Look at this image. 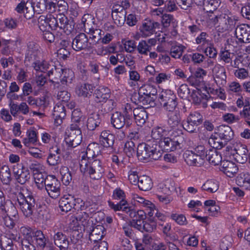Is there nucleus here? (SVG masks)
I'll list each match as a JSON object with an SVG mask.
<instances>
[{"label":"nucleus","instance_id":"1","mask_svg":"<svg viewBox=\"0 0 250 250\" xmlns=\"http://www.w3.org/2000/svg\"><path fill=\"white\" fill-rule=\"evenodd\" d=\"M137 155L141 161L157 160L162 157V152L156 142L147 140L146 143L138 144Z\"/></svg>","mask_w":250,"mask_h":250},{"label":"nucleus","instance_id":"2","mask_svg":"<svg viewBox=\"0 0 250 250\" xmlns=\"http://www.w3.org/2000/svg\"><path fill=\"white\" fill-rule=\"evenodd\" d=\"M80 168L82 173L88 174L94 180L101 179L104 172L102 162L99 159L89 161L83 157L80 162Z\"/></svg>","mask_w":250,"mask_h":250},{"label":"nucleus","instance_id":"3","mask_svg":"<svg viewBox=\"0 0 250 250\" xmlns=\"http://www.w3.org/2000/svg\"><path fill=\"white\" fill-rule=\"evenodd\" d=\"M18 207L26 217L32 216L37 207V203L32 193L25 196L20 192L17 196Z\"/></svg>","mask_w":250,"mask_h":250},{"label":"nucleus","instance_id":"4","mask_svg":"<svg viewBox=\"0 0 250 250\" xmlns=\"http://www.w3.org/2000/svg\"><path fill=\"white\" fill-rule=\"evenodd\" d=\"M65 134V141L68 147L74 148L81 143L82 131L78 124H71L66 129Z\"/></svg>","mask_w":250,"mask_h":250},{"label":"nucleus","instance_id":"5","mask_svg":"<svg viewBox=\"0 0 250 250\" xmlns=\"http://www.w3.org/2000/svg\"><path fill=\"white\" fill-rule=\"evenodd\" d=\"M159 101L165 110L172 112L177 105L176 95L170 90L162 91L159 96Z\"/></svg>","mask_w":250,"mask_h":250},{"label":"nucleus","instance_id":"6","mask_svg":"<svg viewBox=\"0 0 250 250\" xmlns=\"http://www.w3.org/2000/svg\"><path fill=\"white\" fill-rule=\"evenodd\" d=\"M238 21L236 16L231 15L223 14L221 15L219 19V24L218 25V30L220 32L231 31L236 28Z\"/></svg>","mask_w":250,"mask_h":250},{"label":"nucleus","instance_id":"7","mask_svg":"<svg viewBox=\"0 0 250 250\" xmlns=\"http://www.w3.org/2000/svg\"><path fill=\"white\" fill-rule=\"evenodd\" d=\"M12 171L15 180L21 185H23L29 181L30 178L29 170L22 164H14Z\"/></svg>","mask_w":250,"mask_h":250},{"label":"nucleus","instance_id":"8","mask_svg":"<svg viewBox=\"0 0 250 250\" xmlns=\"http://www.w3.org/2000/svg\"><path fill=\"white\" fill-rule=\"evenodd\" d=\"M91 43L84 33H80L73 39L72 42V48L77 51L83 50H89L91 48Z\"/></svg>","mask_w":250,"mask_h":250},{"label":"nucleus","instance_id":"9","mask_svg":"<svg viewBox=\"0 0 250 250\" xmlns=\"http://www.w3.org/2000/svg\"><path fill=\"white\" fill-rule=\"evenodd\" d=\"M158 146L160 149L168 152L173 151L176 149L182 148L181 140H174L171 137H164L163 139L160 140Z\"/></svg>","mask_w":250,"mask_h":250},{"label":"nucleus","instance_id":"10","mask_svg":"<svg viewBox=\"0 0 250 250\" xmlns=\"http://www.w3.org/2000/svg\"><path fill=\"white\" fill-rule=\"evenodd\" d=\"M57 18L60 22V32L59 34H60V38L61 39L62 38L61 36L64 35V33L68 35L73 31L75 23L73 19H68L63 14L58 15Z\"/></svg>","mask_w":250,"mask_h":250},{"label":"nucleus","instance_id":"11","mask_svg":"<svg viewBox=\"0 0 250 250\" xmlns=\"http://www.w3.org/2000/svg\"><path fill=\"white\" fill-rule=\"evenodd\" d=\"M126 11L124 6L114 4L112 8V18L118 26L123 25L126 20Z\"/></svg>","mask_w":250,"mask_h":250},{"label":"nucleus","instance_id":"12","mask_svg":"<svg viewBox=\"0 0 250 250\" xmlns=\"http://www.w3.org/2000/svg\"><path fill=\"white\" fill-rule=\"evenodd\" d=\"M49 196L56 199L61 195V183L55 177H50V179L47 180L46 184L44 186Z\"/></svg>","mask_w":250,"mask_h":250},{"label":"nucleus","instance_id":"13","mask_svg":"<svg viewBox=\"0 0 250 250\" xmlns=\"http://www.w3.org/2000/svg\"><path fill=\"white\" fill-rule=\"evenodd\" d=\"M160 26V23L154 20L146 19L143 21L139 30L142 36L146 37L153 34L155 29L159 28Z\"/></svg>","mask_w":250,"mask_h":250},{"label":"nucleus","instance_id":"14","mask_svg":"<svg viewBox=\"0 0 250 250\" xmlns=\"http://www.w3.org/2000/svg\"><path fill=\"white\" fill-rule=\"evenodd\" d=\"M120 112L116 111L111 117V124L116 129H121L124 126L129 127L132 124V121L126 120Z\"/></svg>","mask_w":250,"mask_h":250},{"label":"nucleus","instance_id":"15","mask_svg":"<svg viewBox=\"0 0 250 250\" xmlns=\"http://www.w3.org/2000/svg\"><path fill=\"white\" fill-rule=\"evenodd\" d=\"M6 215L3 217L5 226L9 229H13L19 220L18 211L14 206L8 211L4 212Z\"/></svg>","mask_w":250,"mask_h":250},{"label":"nucleus","instance_id":"16","mask_svg":"<svg viewBox=\"0 0 250 250\" xmlns=\"http://www.w3.org/2000/svg\"><path fill=\"white\" fill-rule=\"evenodd\" d=\"M231 153L233 154V159L240 164L245 163L250 157L249 150L246 146L242 145L238 149H233Z\"/></svg>","mask_w":250,"mask_h":250},{"label":"nucleus","instance_id":"17","mask_svg":"<svg viewBox=\"0 0 250 250\" xmlns=\"http://www.w3.org/2000/svg\"><path fill=\"white\" fill-rule=\"evenodd\" d=\"M193 2L207 12L216 10L220 3V0H193Z\"/></svg>","mask_w":250,"mask_h":250},{"label":"nucleus","instance_id":"18","mask_svg":"<svg viewBox=\"0 0 250 250\" xmlns=\"http://www.w3.org/2000/svg\"><path fill=\"white\" fill-rule=\"evenodd\" d=\"M213 73L215 82L219 87L223 86L226 84L227 76L223 66H215L213 69Z\"/></svg>","mask_w":250,"mask_h":250},{"label":"nucleus","instance_id":"19","mask_svg":"<svg viewBox=\"0 0 250 250\" xmlns=\"http://www.w3.org/2000/svg\"><path fill=\"white\" fill-rule=\"evenodd\" d=\"M41 54L39 46L34 42H29L27 44V50L25 56V62H32L38 59Z\"/></svg>","mask_w":250,"mask_h":250},{"label":"nucleus","instance_id":"20","mask_svg":"<svg viewBox=\"0 0 250 250\" xmlns=\"http://www.w3.org/2000/svg\"><path fill=\"white\" fill-rule=\"evenodd\" d=\"M220 170L228 177H233L238 171L237 166L230 160H224L220 164Z\"/></svg>","mask_w":250,"mask_h":250},{"label":"nucleus","instance_id":"21","mask_svg":"<svg viewBox=\"0 0 250 250\" xmlns=\"http://www.w3.org/2000/svg\"><path fill=\"white\" fill-rule=\"evenodd\" d=\"M93 96L97 103L105 102L110 97V90L106 87L100 86L95 90Z\"/></svg>","mask_w":250,"mask_h":250},{"label":"nucleus","instance_id":"22","mask_svg":"<svg viewBox=\"0 0 250 250\" xmlns=\"http://www.w3.org/2000/svg\"><path fill=\"white\" fill-rule=\"evenodd\" d=\"M181 118L179 111H172L167 114V124L171 129L181 127Z\"/></svg>","mask_w":250,"mask_h":250},{"label":"nucleus","instance_id":"23","mask_svg":"<svg viewBox=\"0 0 250 250\" xmlns=\"http://www.w3.org/2000/svg\"><path fill=\"white\" fill-rule=\"evenodd\" d=\"M183 157L187 164L189 166L199 167L203 163L202 158L192 151H185Z\"/></svg>","mask_w":250,"mask_h":250},{"label":"nucleus","instance_id":"24","mask_svg":"<svg viewBox=\"0 0 250 250\" xmlns=\"http://www.w3.org/2000/svg\"><path fill=\"white\" fill-rule=\"evenodd\" d=\"M53 116L55 123L60 125L62 123V120L66 116L65 106L63 104H57L54 107Z\"/></svg>","mask_w":250,"mask_h":250},{"label":"nucleus","instance_id":"25","mask_svg":"<svg viewBox=\"0 0 250 250\" xmlns=\"http://www.w3.org/2000/svg\"><path fill=\"white\" fill-rule=\"evenodd\" d=\"M250 26L248 24H243L238 25V24L236 27L235 30V34L237 37L240 36L239 40L244 43H249V35L247 29H249Z\"/></svg>","mask_w":250,"mask_h":250},{"label":"nucleus","instance_id":"26","mask_svg":"<svg viewBox=\"0 0 250 250\" xmlns=\"http://www.w3.org/2000/svg\"><path fill=\"white\" fill-rule=\"evenodd\" d=\"M54 242L56 246L61 250H67L69 246V241L67 236L62 232H57L55 233Z\"/></svg>","mask_w":250,"mask_h":250},{"label":"nucleus","instance_id":"27","mask_svg":"<svg viewBox=\"0 0 250 250\" xmlns=\"http://www.w3.org/2000/svg\"><path fill=\"white\" fill-rule=\"evenodd\" d=\"M99 140L104 147H112L114 143L115 136L109 130H104L101 133Z\"/></svg>","mask_w":250,"mask_h":250},{"label":"nucleus","instance_id":"28","mask_svg":"<svg viewBox=\"0 0 250 250\" xmlns=\"http://www.w3.org/2000/svg\"><path fill=\"white\" fill-rule=\"evenodd\" d=\"M205 159L214 166L221 164L223 161L221 154L214 148H210L206 151Z\"/></svg>","mask_w":250,"mask_h":250},{"label":"nucleus","instance_id":"29","mask_svg":"<svg viewBox=\"0 0 250 250\" xmlns=\"http://www.w3.org/2000/svg\"><path fill=\"white\" fill-rule=\"evenodd\" d=\"M133 113L137 125L140 126L144 125L148 118L146 110L143 107L136 108L133 109Z\"/></svg>","mask_w":250,"mask_h":250},{"label":"nucleus","instance_id":"30","mask_svg":"<svg viewBox=\"0 0 250 250\" xmlns=\"http://www.w3.org/2000/svg\"><path fill=\"white\" fill-rule=\"evenodd\" d=\"M75 199L69 195L68 197L61 198L59 201V208L62 211L67 212L74 209Z\"/></svg>","mask_w":250,"mask_h":250},{"label":"nucleus","instance_id":"31","mask_svg":"<svg viewBox=\"0 0 250 250\" xmlns=\"http://www.w3.org/2000/svg\"><path fill=\"white\" fill-rule=\"evenodd\" d=\"M134 98L136 100L134 102L135 103L148 106L147 107L153 106L155 104L153 97L141 94L140 93V91H139L137 94H135Z\"/></svg>","mask_w":250,"mask_h":250},{"label":"nucleus","instance_id":"32","mask_svg":"<svg viewBox=\"0 0 250 250\" xmlns=\"http://www.w3.org/2000/svg\"><path fill=\"white\" fill-rule=\"evenodd\" d=\"M167 130L165 127H161L157 126L153 127L151 130V139L148 140L150 141H154L157 142V145H158L160 140L163 139V136L167 132Z\"/></svg>","mask_w":250,"mask_h":250},{"label":"nucleus","instance_id":"33","mask_svg":"<svg viewBox=\"0 0 250 250\" xmlns=\"http://www.w3.org/2000/svg\"><path fill=\"white\" fill-rule=\"evenodd\" d=\"M94 86L90 84L83 83L77 86L76 93L79 97H89L91 96Z\"/></svg>","mask_w":250,"mask_h":250},{"label":"nucleus","instance_id":"34","mask_svg":"<svg viewBox=\"0 0 250 250\" xmlns=\"http://www.w3.org/2000/svg\"><path fill=\"white\" fill-rule=\"evenodd\" d=\"M218 134L221 139L226 141L231 140L234 136L232 129L229 125H220L218 128Z\"/></svg>","mask_w":250,"mask_h":250},{"label":"nucleus","instance_id":"35","mask_svg":"<svg viewBox=\"0 0 250 250\" xmlns=\"http://www.w3.org/2000/svg\"><path fill=\"white\" fill-rule=\"evenodd\" d=\"M101 148L99 145L96 143L90 144L87 147L86 155L87 158H94L101 155Z\"/></svg>","mask_w":250,"mask_h":250},{"label":"nucleus","instance_id":"36","mask_svg":"<svg viewBox=\"0 0 250 250\" xmlns=\"http://www.w3.org/2000/svg\"><path fill=\"white\" fill-rule=\"evenodd\" d=\"M101 123L100 115L98 114H91L87 120V128L88 130L93 131L98 127Z\"/></svg>","mask_w":250,"mask_h":250},{"label":"nucleus","instance_id":"37","mask_svg":"<svg viewBox=\"0 0 250 250\" xmlns=\"http://www.w3.org/2000/svg\"><path fill=\"white\" fill-rule=\"evenodd\" d=\"M138 185L140 189L143 191L149 190L152 187L151 179L146 175L140 176V180H139Z\"/></svg>","mask_w":250,"mask_h":250},{"label":"nucleus","instance_id":"38","mask_svg":"<svg viewBox=\"0 0 250 250\" xmlns=\"http://www.w3.org/2000/svg\"><path fill=\"white\" fill-rule=\"evenodd\" d=\"M62 74L61 75V83L62 84L67 85L71 83L74 78V74L73 71L69 69H61Z\"/></svg>","mask_w":250,"mask_h":250},{"label":"nucleus","instance_id":"39","mask_svg":"<svg viewBox=\"0 0 250 250\" xmlns=\"http://www.w3.org/2000/svg\"><path fill=\"white\" fill-rule=\"evenodd\" d=\"M50 176L48 177L45 174L40 172L35 174L34 178L38 188L42 189L46 184L47 180L50 179Z\"/></svg>","mask_w":250,"mask_h":250},{"label":"nucleus","instance_id":"40","mask_svg":"<svg viewBox=\"0 0 250 250\" xmlns=\"http://www.w3.org/2000/svg\"><path fill=\"white\" fill-rule=\"evenodd\" d=\"M60 174L63 183L66 186L68 185L72 180L74 172L70 171L66 167H62L60 168Z\"/></svg>","mask_w":250,"mask_h":250},{"label":"nucleus","instance_id":"41","mask_svg":"<svg viewBox=\"0 0 250 250\" xmlns=\"http://www.w3.org/2000/svg\"><path fill=\"white\" fill-rule=\"evenodd\" d=\"M4 24L5 28H6L9 29H16L18 24V21L14 18L12 17H8L3 21H0V30L3 31V25Z\"/></svg>","mask_w":250,"mask_h":250},{"label":"nucleus","instance_id":"42","mask_svg":"<svg viewBox=\"0 0 250 250\" xmlns=\"http://www.w3.org/2000/svg\"><path fill=\"white\" fill-rule=\"evenodd\" d=\"M237 182L240 186L249 189L250 188V175L248 172L241 173L237 178Z\"/></svg>","mask_w":250,"mask_h":250},{"label":"nucleus","instance_id":"43","mask_svg":"<svg viewBox=\"0 0 250 250\" xmlns=\"http://www.w3.org/2000/svg\"><path fill=\"white\" fill-rule=\"evenodd\" d=\"M84 117L79 108H76L72 112V120L73 124H78L79 126L84 124Z\"/></svg>","mask_w":250,"mask_h":250},{"label":"nucleus","instance_id":"44","mask_svg":"<svg viewBox=\"0 0 250 250\" xmlns=\"http://www.w3.org/2000/svg\"><path fill=\"white\" fill-rule=\"evenodd\" d=\"M173 182H167L166 184H160L158 186V191L165 195H169L175 190Z\"/></svg>","mask_w":250,"mask_h":250},{"label":"nucleus","instance_id":"45","mask_svg":"<svg viewBox=\"0 0 250 250\" xmlns=\"http://www.w3.org/2000/svg\"><path fill=\"white\" fill-rule=\"evenodd\" d=\"M173 16L170 14H164L162 17V24L164 27L167 28L171 24L173 28L177 26V22Z\"/></svg>","mask_w":250,"mask_h":250},{"label":"nucleus","instance_id":"46","mask_svg":"<svg viewBox=\"0 0 250 250\" xmlns=\"http://www.w3.org/2000/svg\"><path fill=\"white\" fill-rule=\"evenodd\" d=\"M140 93L146 95L148 96H155L157 93V89L155 86L151 84H145L139 89Z\"/></svg>","mask_w":250,"mask_h":250},{"label":"nucleus","instance_id":"47","mask_svg":"<svg viewBox=\"0 0 250 250\" xmlns=\"http://www.w3.org/2000/svg\"><path fill=\"white\" fill-rule=\"evenodd\" d=\"M203 190H206L210 193L216 192L219 188V186L216 181L213 180H207L202 187Z\"/></svg>","mask_w":250,"mask_h":250},{"label":"nucleus","instance_id":"48","mask_svg":"<svg viewBox=\"0 0 250 250\" xmlns=\"http://www.w3.org/2000/svg\"><path fill=\"white\" fill-rule=\"evenodd\" d=\"M156 222L153 219H148L144 221L143 233L152 232L156 229Z\"/></svg>","mask_w":250,"mask_h":250},{"label":"nucleus","instance_id":"49","mask_svg":"<svg viewBox=\"0 0 250 250\" xmlns=\"http://www.w3.org/2000/svg\"><path fill=\"white\" fill-rule=\"evenodd\" d=\"M0 178L3 184L8 185L12 180L10 169L8 167H3L0 171Z\"/></svg>","mask_w":250,"mask_h":250},{"label":"nucleus","instance_id":"50","mask_svg":"<svg viewBox=\"0 0 250 250\" xmlns=\"http://www.w3.org/2000/svg\"><path fill=\"white\" fill-rule=\"evenodd\" d=\"M34 240L37 245L41 248H44L46 245V239L42 232L41 230H37L34 233Z\"/></svg>","mask_w":250,"mask_h":250},{"label":"nucleus","instance_id":"51","mask_svg":"<svg viewBox=\"0 0 250 250\" xmlns=\"http://www.w3.org/2000/svg\"><path fill=\"white\" fill-rule=\"evenodd\" d=\"M42 32V38L46 41L50 43L54 42L55 40H56V42H59V37H60V34H59L60 32L57 31L56 36H55L53 33H52L48 30H45Z\"/></svg>","mask_w":250,"mask_h":250},{"label":"nucleus","instance_id":"52","mask_svg":"<svg viewBox=\"0 0 250 250\" xmlns=\"http://www.w3.org/2000/svg\"><path fill=\"white\" fill-rule=\"evenodd\" d=\"M33 241L32 237L22 238L21 240V246L22 250H37L35 246L32 243Z\"/></svg>","mask_w":250,"mask_h":250},{"label":"nucleus","instance_id":"53","mask_svg":"<svg viewBox=\"0 0 250 250\" xmlns=\"http://www.w3.org/2000/svg\"><path fill=\"white\" fill-rule=\"evenodd\" d=\"M137 49L139 53L142 55H147L148 53L150 52L151 48L148 46L146 41L142 40L139 42L137 46Z\"/></svg>","mask_w":250,"mask_h":250},{"label":"nucleus","instance_id":"54","mask_svg":"<svg viewBox=\"0 0 250 250\" xmlns=\"http://www.w3.org/2000/svg\"><path fill=\"white\" fill-rule=\"evenodd\" d=\"M103 232L100 233V230L98 228H95L93 229L92 231L90 232L89 235V240L91 242H97L101 240L103 237Z\"/></svg>","mask_w":250,"mask_h":250},{"label":"nucleus","instance_id":"55","mask_svg":"<svg viewBox=\"0 0 250 250\" xmlns=\"http://www.w3.org/2000/svg\"><path fill=\"white\" fill-rule=\"evenodd\" d=\"M191 96L193 102L196 104H200L204 99H208V95L201 93L199 90L193 91Z\"/></svg>","mask_w":250,"mask_h":250},{"label":"nucleus","instance_id":"56","mask_svg":"<svg viewBox=\"0 0 250 250\" xmlns=\"http://www.w3.org/2000/svg\"><path fill=\"white\" fill-rule=\"evenodd\" d=\"M32 6L34 12L37 14H42L44 11H47L43 0H36L32 3Z\"/></svg>","mask_w":250,"mask_h":250},{"label":"nucleus","instance_id":"57","mask_svg":"<svg viewBox=\"0 0 250 250\" xmlns=\"http://www.w3.org/2000/svg\"><path fill=\"white\" fill-rule=\"evenodd\" d=\"M61 159L59 155L52 152H50L47 159V162L50 166H55L59 164Z\"/></svg>","mask_w":250,"mask_h":250},{"label":"nucleus","instance_id":"58","mask_svg":"<svg viewBox=\"0 0 250 250\" xmlns=\"http://www.w3.org/2000/svg\"><path fill=\"white\" fill-rule=\"evenodd\" d=\"M136 143L133 141H127L125 143L124 146V152L126 153V155L130 157L133 153H135V147Z\"/></svg>","mask_w":250,"mask_h":250},{"label":"nucleus","instance_id":"59","mask_svg":"<svg viewBox=\"0 0 250 250\" xmlns=\"http://www.w3.org/2000/svg\"><path fill=\"white\" fill-rule=\"evenodd\" d=\"M182 125L183 127L186 131L190 133H193L196 132V130L199 125L192 122L189 119L187 118V121L183 124Z\"/></svg>","mask_w":250,"mask_h":250},{"label":"nucleus","instance_id":"60","mask_svg":"<svg viewBox=\"0 0 250 250\" xmlns=\"http://www.w3.org/2000/svg\"><path fill=\"white\" fill-rule=\"evenodd\" d=\"M108 204L109 207L113 209L115 211L122 210L124 207L128 205L126 200H121L119 203L115 204L114 203L110 201H108Z\"/></svg>","mask_w":250,"mask_h":250},{"label":"nucleus","instance_id":"61","mask_svg":"<svg viewBox=\"0 0 250 250\" xmlns=\"http://www.w3.org/2000/svg\"><path fill=\"white\" fill-rule=\"evenodd\" d=\"M208 37L207 33L202 32L196 38V43L198 44H201L203 46L208 45L210 42L207 39Z\"/></svg>","mask_w":250,"mask_h":250},{"label":"nucleus","instance_id":"62","mask_svg":"<svg viewBox=\"0 0 250 250\" xmlns=\"http://www.w3.org/2000/svg\"><path fill=\"white\" fill-rule=\"evenodd\" d=\"M47 21V15H41L38 18L39 27L42 31H44L49 29Z\"/></svg>","mask_w":250,"mask_h":250},{"label":"nucleus","instance_id":"63","mask_svg":"<svg viewBox=\"0 0 250 250\" xmlns=\"http://www.w3.org/2000/svg\"><path fill=\"white\" fill-rule=\"evenodd\" d=\"M187 118L189 119L192 122H193L195 123V124H197L198 125H201L203 120L202 115L198 112L190 113Z\"/></svg>","mask_w":250,"mask_h":250},{"label":"nucleus","instance_id":"64","mask_svg":"<svg viewBox=\"0 0 250 250\" xmlns=\"http://www.w3.org/2000/svg\"><path fill=\"white\" fill-rule=\"evenodd\" d=\"M88 33L90 35V38L95 42H98L101 39V30L99 29L89 28Z\"/></svg>","mask_w":250,"mask_h":250}]
</instances>
